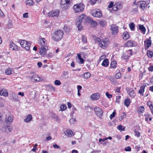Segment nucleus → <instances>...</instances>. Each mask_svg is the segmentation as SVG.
I'll list each match as a JSON object with an SVG mask.
<instances>
[{
	"instance_id": "nucleus-11",
	"label": "nucleus",
	"mask_w": 153,
	"mask_h": 153,
	"mask_svg": "<svg viewBox=\"0 0 153 153\" xmlns=\"http://www.w3.org/2000/svg\"><path fill=\"white\" fill-rule=\"evenodd\" d=\"M118 27L112 25H111V30L112 31V33L113 35H115L118 32Z\"/></svg>"
},
{
	"instance_id": "nucleus-36",
	"label": "nucleus",
	"mask_w": 153,
	"mask_h": 153,
	"mask_svg": "<svg viewBox=\"0 0 153 153\" xmlns=\"http://www.w3.org/2000/svg\"><path fill=\"white\" fill-rule=\"evenodd\" d=\"M99 23L100 25H101L103 27L105 26L106 25V22L105 21L103 20H102L99 21Z\"/></svg>"
},
{
	"instance_id": "nucleus-35",
	"label": "nucleus",
	"mask_w": 153,
	"mask_h": 153,
	"mask_svg": "<svg viewBox=\"0 0 153 153\" xmlns=\"http://www.w3.org/2000/svg\"><path fill=\"white\" fill-rule=\"evenodd\" d=\"M147 54L148 57L151 58L153 56V53L149 50H148L147 52Z\"/></svg>"
},
{
	"instance_id": "nucleus-19",
	"label": "nucleus",
	"mask_w": 153,
	"mask_h": 153,
	"mask_svg": "<svg viewBox=\"0 0 153 153\" xmlns=\"http://www.w3.org/2000/svg\"><path fill=\"white\" fill-rule=\"evenodd\" d=\"M42 46L45 47L47 45L46 42V40L44 38H41L39 40Z\"/></svg>"
},
{
	"instance_id": "nucleus-41",
	"label": "nucleus",
	"mask_w": 153,
	"mask_h": 153,
	"mask_svg": "<svg viewBox=\"0 0 153 153\" xmlns=\"http://www.w3.org/2000/svg\"><path fill=\"white\" fill-rule=\"evenodd\" d=\"M115 115L116 111L115 110H114V112L110 115V119H112L113 118H114L115 116Z\"/></svg>"
},
{
	"instance_id": "nucleus-38",
	"label": "nucleus",
	"mask_w": 153,
	"mask_h": 153,
	"mask_svg": "<svg viewBox=\"0 0 153 153\" xmlns=\"http://www.w3.org/2000/svg\"><path fill=\"white\" fill-rule=\"evenodd\" d=\"M130 103V100L128 98L126 99L124 102L125 105H129Z\"/></svg>"
},
{
	"instance_id": "nucleus-1",
	"label": "nucleus",
	"mask_w": 153,
	"mask_h": 153,
	"mask_svg": "<svg viewBox=\"0 0 153 153\" xmlns=\"http://www.w3.org/2000/svg\"><path fill=\"white\" fill-rule=\"evenodd\" d=\"M64 33L62 30H57L52 34V38L55 41H59L63 38Z\"/></svg>"
},
{
	"instance_id": "nucleus-26",
	"label": "nucleus",
	"mask_w": 153,
	"mask_h": 153,
	"mask_svg": "<svg viewBox=\"0 0 153 153\" xmlns=\"http://www.w3.org/2000/svg\"><path fill=\"white\" fill-rule=\"evenodd\" d=\"M144 43L145 44V46H146L147 48H148L151 45V42L149 40H147V41H144Z\"/></svg>"
},
{
	"instance_id": "nucleus-15",
	"label": "nucleus",
	"mask_w": 153,
	"mask_h": 153,
	"mask_svg": "<svg viewBox=\"0 0 153 153\" xmlns=\"http://www.w3.org/2000/svg\"><path fill=\"white\" fill-rule=\"evenodd\" d=\"M90 98L92 100H97L100 98V94L98 93L93 94L91 95Z\"/></svg>"
},
{
	"instance_id": "nucleus-4",
	"label": "nucleus",
	"mask_w": 153,
	"mask_h": 153,
	"mask_svg": "<svg viewBox=\"0 0 153 153\" xmlns=\"http://www.w3.org/2000/svg\"><path fill=\"white\" fill-rule=\"evenodd\" d=\"M92 15L94 17L100 18L102 16V13L101 10L98 9H96L91 11Z\"/></svg>"
},
{
	"instance_id": "nucleus-12",
	"label": "nucleus",
	"mask_w": 153,
	"mask_h": 153,
	"mask_svg": "<svg viewBox=\"0 0 153 153\" xmlns=\"http://www.w3.org/2000/svg\"><path fill=\"white\" fill-rule=\"evenodd\" d=\"M136 45V43L134 41L129 40L125 44V46L126 47H130L135 46Z\"/></svg>"
},
{
	"instance_id": "nucleus-22",
	"label": "nucleus",
	"mask_w": 153,
	"mask_h": 153,
	"mask_svg": "<svg viewBox=\"0 0 153 153\" xmlns=\"http://www.w3.org/2000/svg\"><path fill=\"white\" fill-rule=\"evenodd\" d=\"M64 133L65 135L69 137L72 136L73 134V131H72L69 130H68L65 131Z\"/></svg>"
},
{
	"instance_id": "nucleus-49",
	"label": "nucleus",
	"mask_w": 153,
	"mask_h": 153,
	"mask_svg": "<svg viewBox=\"0 0 153 153\" xmlns=\"http://www.w3.org/2000/svg\"><path fill=\"white\" fill-rule=\"evenodd\" d=\"M82 41L85 43H86L87 42V39L84 35H82Z\"/></svg>"
},
{
	"instance_id": "nucleus-54",
	"label": "nucleus",
	"mask_w": 153,
	"mask_h": 153,
	"mask_svg": "<svg viewBox=\"0 0 153 153\" xmlns=\"http://www.w3.org/2000/svg\"><path fill=\"white\" fill-rule=\"evenodd\" d=\"M113 4L114 2L113 1H111L108 6V7L109 8L112 7L114 5Z\"/></svg>"
},
{
	"instance_id": "nucleus-50",
	"label": "nucleus",
	"mask_w": 153,
	"mask_h": 153,
	"mask_svg": "<svg viewBox=\"0 0 153 153\" xmlns=\"http://www.w3.org/2000/svg\"><path fill=\"white\" fill-rule=\"evenodd\" d=\"M130 56L127 55L125 53H123L122 58L125 59H127V58H129Z\"/></svg>"
},
{
	"instance_id": "nucleus-37",
	"label": "nucleus",
	"mask_w": 153,
	"mask_h": 153,
	"mask_svg": "<svg viewBox=\"0 0 153 153\" xmlns=\"http://www.w3.org/2000/svg\"><path fill=\"white\" fill-rule=\"evenodd\" d=\"M117 129L120 131H124L125 129V127L120 125L117 127Z\"/></svg>"
},
{
	"instance_id": "nucleus-56",
	"label": "nucleus",
	"mask_w": 153,
	"mask_h": 153,
	"mask_svg": "<svg viewBox=\"0 0 153 153\" xmlns=\"http://www.w3.org/2000/svg\"><path fill=\"white\" fill-rule=\"evenodd\" d=\"M126 53H129L130 56H132V50H128L126 51Z\"/></svg>"
},
{
	"instance_id": "nucleus-63",
	"label": "nucleus",
	"mask_w": 153,
	"mask_h": 153,
	"mask_svg": "<svg viewBox=\"0 0 153 153\" xmlns=\"http://www.w3.org/2000/svg\"><path fill=\"white\" fill-rule=\"evenodd\" d=\"M28 13H24L23 15V17L24 18H27L28 17Z\"/></svg>"
},
{
	"instance_id": "nucleus-44",
	"label": "nucleus",
	"mask_w": 153,
	"mask_h": 153,
	"mask_svg": "<svg viewBox=\"0 0 153 153\" xmlns=\"http://www.w3.org/2000/svg\"><path fill=\"white\" fill-rule=\"evenodd\" d=\"M134 132L135 133V136H136L137 137H139L140 136V133L137 131V130H134Z\"/></svg>"
},
{
	"instance_id": "nucleus-52",
	"label": "nucleus",
	"mask_w": 153,
	"mask_h": 153,
	"mask_svg": "<svg viewBox=\"0 0 153 153\" xmlns=\"http://www.w3.org/2000/svg\"><path fill=\"white\" fill-rule=\"evenodd\" d=\"M60 110L62 111L65 110L67 108L66 106H60Z\"/></svg>"
},
{
	"instance_id": "nucleus-33",
	"label": "nucleus",
	"mask_w": 153,
	"mask_h": 153,
	"mask_svg": "<svg viewBox=\"0 0 153 153\" xmlns=\"http://www.w3.org/2000/svg\"><path fill=\"white\" fill-rule=\"evenodd\" d=\"M13 71L10 68H7L5 71V73L7 75H10L12 74Z\"/></svg>"
},
{
	"instance_id": "nucleus-53",
	"label": "nucleus",
	"mask_w": 153,
	"mask_h": 153,
	"mask_svg": "<svg viewBox=\"0 0 153 153\" xmlns=\"http://www.w3.org/2000/svg\"><path fill=\"white\" fill-rule=\"evenodd\" d=\"M90 22H88V23H91L92 24V23H93V24L94 25V26H95L96 25H97V23L96 21H94L92 19V21L89 20Z\"/></svg>"
},
{
	"instance_id": "nucleus-13",
	"label": "nucleus",
	"mask_w": 153,
	"mask_h": 153,
	"mask_svg": "<svg viewBox=\"0 0 153 153\" xmlns=\"http://www.w3.org/2000/svg\"><path fill=\"white\" fill-rule=\"evenodd\" d=\"M137 5L143 10L145 8H146L147 7L146 2L142 1H138L137 3Z\"/></svg>"
},
{
	"instance_id": "nucleus-47",
	"label": "nucleus",
	"mask_w": 153,
	"mask_h": 153,
	"mask_svg": "<svg viewBox=\"0 0 153 153\" xmlns=\"http://www.w3.org/2000/svg\"><path fill=\"white\" fill-rule=\"evenodd\" d=\"M117 5V7L119 9H121L122 8L123 6L122 4L119 2L117 3L116 4H115Z\"/></svg>"
},
{
	"instance_id": "nucleus-60",
	"label": "nucleus",
	"mask_w": 153,
	"mask_h": 153,
	"mask_svg": "<svg viewBox=\"0 0 153 153\" xmlns=\"http://www.w3.org/2000/svg\"><path fill=\"white\" fill-rule=\"evenodd\" d=\"M121 87L116 88L115 91L118 93H120V92Z\"/></svg>"
},
{
	"instance_id": "nucleus-17",
	"label": "nucleus",
	"mask_w": 153,
	"mask_h": 153,
	"mask_svg": "<svg viewBox=\"0 0 153 153\" xmlns=\"http://www.w3.org/2000/svg\"><path fill=\"white\" fill-rule=\"evenodd\" d=\"M8 93L7 91L5 89H1L0 90V95L4 97H7L8 96Z\"/></svg>"
},
{
	"instance_id": "nucleus-14",
	"label": "nucleus",
	"mask_w": 153,
	"mask_h": 153,
	"mask_svg": "<svg viewBox=\"0 0 153 153\" xmlns=\"http://www.w3.org/2000/svg\"><path fill=\"white\" fill-rule=\"evenodd\" d=\"M33 79L36 82H40L42 80V78L39 77L37 75H34L30 77L31 79Z\"/></svg>"
},
{
	"instance_id": "nucleus-20",
	"label": "nucleus",
	"mask_w": 153,
	"mask_h": 153,
	"mask_svg": "<svg viewBox=\"0 0 153 153\" xmlns=\"http://www.w3.org/2000/svg\"><path fill=\"white\" fill-rule=\"evenodd\" d=\"M139 30L141 31V32L142 33H143V34H144L145 33L146 31V29L145 27L143 25H139Z\"/></svg>"
},
{
	"instance_id": "nucleus-39",
	"label": "nucleus",
	"mask_w": 153,
	"mask_h": 153,
	"mask_svg": "<svg viewBox=\"0 0 153 153\" xmlns=\"http://www.w3.org/2000/svg\"><path fill=\"white\" fill-rule=\"evenodd\" d=\"M26 4L28 5H32L33 4V1L32 0H27L26 1Z\"/></svg>"
},
{
	"instance_id": "nucleus-21",
	"label": "nucleus",
	"mask_w": 153,
	"mask_h": 153,
	"mask_svg": "<svg viewBox=\"0 0 153 153\" xmlns=\"http://www.w3.org/2000/svg\"><path fill=\"white\" fill-rule=\"evenodd\" d=\"M109 61L108 59H105L103 61L102 63V65L105 67H106L108 66V65Z\"/></svg>"
},
{
	"instance_id": "nucleus-48",
	"label": "nucleus",
	"mask_w": 153,
	"mask_h": 153,
	"mask_svg": "<svg viewBox=\"0 0 153 153\" xmlns=\"http://www.w3.org/2000/svg\"><path fill=\"white\" fill-rule=\"evenodd\" d=\"M54 84L55 85H61V82L59 80H56L54 81Z\"/></svg>"
},
{
	"instance_id": "nucleus-7",
	"label": "nucleus",
	"mask_w": 153,
	"mask_h": 153,
	"mask_svg": "<svg viewBox=\"0 0 153 153\" xmlns=\"http://www.w3.org/2000/svg\"><path fill=\"white\" fill-rule=\"evenodd\" d=\"M94 111L96 114L99 117L102 116L103 112L101 108L98 107H96L94 108Z\"/></svg>"
},
{
	"instance_id": "nucleus-8",
	"label": "nucleus",
	"mask_w": 153,
	"mask_h": 153,
	"mask_svg": "<svg viewBox=\"0 0 153 153\" xmlns=\"http://www.w3.org/2000/svg\"><path fill=\"white\" fill-rule=\"evenodd\" d=\"M59 11L58 10H52L48 14L49 17H57L59 15Z\"/></svg>"
},
{
	"instance_id": "nucleus-62",
	"label": "nucleus",
	"mask_w": 153,
	"mask_h": 153,
	"mask_svg": "<svg viewBox=\"0 0 153 153\" xmlns=\"http://www.w3.org/2000/svg\"><path fill=\"white\" fill-rule=\"evenodd\" d=\"M37 65L39 68H41L42 65V63L41 62H39L37 63Z\"/></svg>"
},
{
	"instance_id": "nucleus-59",
	"label": "nucleus",
	"mask_w": 153,
	"mask_h": 153,
	"mask_svg": "<svg viewBox=\"0 0 153 153\" xmlns=\"http://www.w3.org/2000/svg\"><path fill=\"white\" fill-rule=\"evenodd\" d=\"M101 40L100 38L98 37H96L94 39L95 42H98L99 43Z\"/></svg>"
},
{
	"instance_id": "nucleus-58",
	"label": "nucleus",
	"mask_w": 153,
	"mask_h": 153,
	"mask_svg": "<svg viewBox=\"0 0 153 153\" xmlns=\"http://www.w3.org/2000/svg\"><path fill=\"white\" fill-rule=\"evenodd\" d=\"M75 121V119L74 118H71L69 120V122L71 124L74 123Z\"/></svg>"
},
{
	"instance_id": "nucleus-42",
	"label": "nucleus",
	"mask_w": 153,
	"mask_h": 153,
	"mask_svg": "<svg viewBox=\"0 0 153 153\" xmlns=\"http://www.w3.org/2000/svg\"><path fill=\"white\" fill-rule=\"evenodd\" d=\"M123 115L119 117V119L120 121H122L123 119L125 118L126 116V114L125 113L123 112Z\"/></svg>"
},
{
	"instance_id": "nucleus-46",
	"label": "nucleus",
	"mask_w": 153,
	"mask_h": 153,
	"mask_svg": "<svg viewBox=\"0 0 153 153\" xmlns=\"http://www.w3.org/2000/svg\"><path fill=\"white\" fill-rule=\"evenodd\" d=\"M121 74L120 72H118L115 76V78L117 79H119L121 77Z\"/></svg>"
},
{
	"instance_id": "nucleus-18",
	"label": "nucleus",
	"mask_w": 153,
	"mask_h": 153,
	"mask_svg": "<svg viewBox=\"0 0 153 153\" xmlns=\"http://www.w3.org/2000/svg\"><path fill=\"white\" fill-rule=\"evenodd\" d=\"M10 47L11 48H12L13 50L15 51H18V46L12 42H10Z\"/></svg>"
},
{
	"instance_id": "nucleus-6",
	"label": "nucleus",
	"mask_w": 153,
	"mask_h": 153,
	"mask_svg": "<svg viewBox=\"0 0 153 153\" xmlns=\"http://www.w3.org/2000/svg\"><path fill=\"white\" fill-rule=\"evenodd\" d=\"M71 4L69 3H67L66 2H64L63 1L61 0V1L60 5L61 7L62 8L63 10H66L68 8L70 7Z\"/></svg>"
},
{
	"instance_id": "nucleus-27",
	"label": "nucleus",
	"mask_w": 153,
	"mask_h": 153,
	"mask_svg": "<svg viewBox=\"0 0 153 153\" xmlns=\"http://www.w3.org/2000/svg\"><path fill=\"white\" fill-rule=\"evenodd\" d=\"M127 92H128V94L131 97H134L135 96V92L132 91H131V90L127 91Z\"/></svg>"
},
{
	"instance_id": "nucleus-2",
	"label": "nucleus",
	"mask_w": 153,
	"mask_h": 153,
	"mask_svg": "<svg viewBox=\"0 0 153 153\" xmlns=\"http://www.w3.org/2000/svg\"><path fill=\"white\" fill-rule=\"evenodd\" d=\"M89 20L92 21V19L89 17H86L85 14H82L79 16L78 20H76V21L80 22L85 23L89 22Z\"/></svg>"
},
{
	"instance_id": "nucleus-29",
	"label": "nucleus",
	"mask_w": 153,
	"mask_h": 153,
	"mask_svg": "<svg viewBox=\"0 0 153 153\" xmlns=\"http://www.w3.org/2000/svg\"><path fill=\"white\" fill-rule=\"evenodd\" d=\"M117 62L114 61L111 62L110 67L111 68H115L117 67Z\"/></svg>"
},
{
	"instance_id": "nucleus-25",
	"label": "nucleus",
	"mask_w": 153,
	"mask_h": 153,
	"mask_svg": "<svg viewBox=\"0 0 153 153\" xmlns=\"http://www.w3.org/2000/svg\"><path fill=\"white\" fill-rule=\"evenodd\" d=\"M146 86V85H143L142 86H141L140 87V90L138 92V93L140 94H141L143 93L144 91V89Z\"/></svg>"
},
{
	"instance_id": "nucleus-5",
	"label": "nucleus",
	"mask_w": 153,
	"mask_h": 153,
	"mask_svg": "<svg viewBox=\"0 0 153 153\" xmlns=\"http://www.w3.org/2000/svg\"><path fill=\"white\" fill-rule=\"evenodd\" d=\"M12 127L9 125H7L5 127H2L0 130L3 132H6L7 133H9L12 131Z\"/></svg>"
},
{
	"instance_id": "nucleus-61",
	"label": "nucleus",
	"mask_w": 153,
	"mask_h": 153,
	"mask_svg": "<svg viewBox=\"0 0 153 153\" xmlns=\"http://www.w3.org/2000/svg\"><path fill=\"white\" fill-rule=\"evenodd\" d=\"M148 70L151 71H153V66H150V67L148 68Z\"/></svg>"
},
{
	"instance_id": "nucleus-55",
	"label": "nucleus",
	"mask_w": 153,
	"mask_h": 153,
	"mask_svg": "<svg viewBox=\"0 0 153 153\" xmlns=\"http://www.w3.org/2000/svg\"><path fill=\"white\" fill-rule=\"evenodd\" d=\"M105 95L107 97L109 98H111L112 97V95L110 94L108 92H106Z\"/></svg>"
},
{
	"instance_id": "nucleus-34",
	"label": "nucleus",
	"mask_w": 153,
	"mask_h": 153,
	"mask_svg": "<svg viewBox=\"0 0 153 153\" xmlns=\"http://www.w3.org/2000/svg\"><path fill=\"white\" fill-rule=\"evenodd\" d=\"M91 74L89 72H86L84 74V77L85 79H88L91 76Z\"/></svg>"
},
{
	"instance_id": "nucleus-51",
	"label": "nucleus",
	"mask_w": 153,
	"mask_h": 153,
	"mask_svg": "<svg viewBox=\"0 0 153 153\" xmlns=\"http://www.w3.org/2000/svg\"><path fill=\"white\" fill-rule=\"evenodd\" d=\"M53 147L55 148L61 149V147L58 145H57L56 143L54 144L53 145Z\"/></svg>"
},
{
	"instance_id": "nucleus-32",
	"label": "nucleus",
	"mask_w": 153,
	"mask_h": 153,
	"mask_svg": "<svg viewBox=\"0 0 153 153\" xmlns=\"http://www.w3.org/2000/svg\"><path fill=\"white\" fill-rule=\"evenodd\" d=\"M130 28L131 30L134 31L135 27V24L133 22L130 23L129 25Z\"/></svg>"
},
{
	"instance_id": "nucleus-9",
	"label": "nucleus",
	"mask_w": 153,
	"mask_h": 153,
	"mask_svg": "<svg viewBox=\"0 0 153 153\" xmlns=\"http://www.w3.org/2000/svg\"><path fill=\"white\" fill-rule=\"evenodd\" d=\"M10 99L14 101H17L19 100V98L17 94L13 92H11L10 94Z\"/></svg>"
},
{
	"instance_id": "nucleus-23",
	"label": "nucleus",
	"mask_w": 153,
	"mask_h": 153,
	"mask_svg": "<svg viewBox=\"0 0 153 153\" xmlns=\"http://www.w3.org/2000/svg\"><path fill=\"white\" fill-rule=\"evenodd\" d=\"M123 39L126 40L129 38V34L127 32H125L123 33Z\"/></svg>"
},
{
	"instance_id": "nucleus-45",
	"label": "nucleus",
	"mask_w": 153,
	"mask_h": 153,
	"mask_svg": "<svg viewBox=\"0 0 153 153\" xmlns=\"http://www.w3.org/2000/svg\"><path fill=\"white\" fill-rule=\"evenodd\" d=\"M64 29L66 33H68L70 31V29L69 28V27H68L66 26H64Z\"/></svg>"
},
{
	"instance_id": "nucleus-40",
	"label": "nucleus",
	"mask_w": 153,
	"mask_h": 153,
	"mask_svg": "<svg viewBox=\"0 0 153 153\" xmlns=\"http://www.w3.org/2000/svg\"><path fill=\"white\" fill-rule=\"evenodd\" d=\"M27 43V41L25 40H23L21 41L20 44L21 46H22L23 47H24L26 45Z\"/></svg>"
},
{
	"instance_id": "nucleus-24",
	"label": "nucleus",
	"mask_w": 153,
	"mask_h": 153,
	"mask_svg": "<svg viewBox=\"0 0 153 153\" xmlns=\"http://www.w3.org/2000/svg\"><path fill=\"white\" fill-rule=\"evenodd\" d=\"M13 120V116L12 115L9 116L6 121L7 124H10L12 122Z\"/></svg>"
},
{
	"instance_id": "nucleus-57",
	"label": "nucleus",
	"mask_w": 153,
	"mask_h": 153,
	"mask_svg": "<svg viewBox=\"0 0 153 153\" xmlns=\"http://www.w3.org/2000/svg\"><path fill=\"white\" fill-rule=\"evenodd\" d=\"M125 150L126 151H131V148L130 146H127L125 149Z\"/></svg>"
},
{
	"instance_id": "nucleus-30",
	"label": "nucleus",
	"mask_w": 153,
	"mask_h": 153,
	"mask_svg": "<svg viewBox=\"0 0 153 153\" xmlns=\"http://www.w3.org/2000/svg\"><path fill=\"white\" fill-rule=\"evenodd\" d=\"M144 108L143 106H141L137 110L139 114H140L143 112L144 111Z\"/></svg>"
},
{
	"instance_id": "nucleus-28",
	"label": "nucleus",
	"mask_w": 153,
	"mask_h": 153,
	"mask_svg": "<svg viewBox=\"0 0 153 153\" xmlns=\"http://www.w3.org/2000/svg\"><path fill=\"white\" fill-rule=\"evenodd\" d=\"M76 24L77 25V27L78 28V30L79 31L81 30L82 29V26L81 25V22H76Z\"/></svg>"
},
{
	"instance_id": "nucleus-10",
	"label": "nucleus",
	"mask_w": 153,
	"mask_h": 153,
	"mask_svg": "<svg viewBox=\"0 0 153 153\" xmlns=\"http://www.w3.org/2000/svg\"><path fill=\"white\" fill-rule=\"evenodd\" d=\"M108 41L102 40L99 43V45L102 49H104L107 46L108 44Z\"/></svg>"
},
{
	"instance_id": "nucleus-64",
	"label": "nucleus",
	"mask_w": 153,
	"mask_h": 153,
	"mask_svg": "<svg viewBox=\"0 0 153 153\" xmlns=\"http://www.w3.org/2000/svg\"><path fill=\"white\" fill-rule=\"evenodd\" d=\"M68 75V72L64 71L63 72V75L64 76H66Z\"/></svg>"
},
{
	"instance_id": "nucleus-16",
	"label": "nucleus",
	"mask_w": 153,
	"mask_h": 153,
	"mask_svg": "<svg viewBox=\"0 0 153 153\" xmlns=\"http://www.w3.org/2000/svg\"><path fill=\"white\" fill-rule=\"evenodd\" d=\"M39 53H40V55L44 56L46 53V49L45 47L42 46L40 48Z\"/></svg>"
},
{
	"instance_id": "nucleus-43",
	"label": "nucleus",
	"mask_w": 153,
	"mask_h": 153,
	"mask_svg": "<svg viewBox=\"0 0 153 153\" xmlns=\"http://www.w3.org/2000/svg\"><path fill=\"white\" fill-rule=\"evenodd\" d=\"M112 9L114 11H116L117 10H119L117 7V5L115 4L112 7Z\"/></svg>"
},
{
	"instance_id": "nucleus-3",
	"label": "nucleus",
	"mask_w": 153,
	"mask_h": 153,
	"mask_svg": "<svg viewBox=\"0 0 153 153\" xmlns=\"http://www.w3.org/2000/svg\"><path fill=\"white\" fill-rule=\"evenodd\" d=\"M73 8L76 13L82 12L84 8V5L81 3L76 4L74 6Z\"/></svg>"
},
{
	"instance_id": "nucleus-31",
	"label": "nucleus",
	"mask_w": 153,
	"mask_h": 153,
	"mask_svg": "<svg viewBox=\"0 0 153 153\" xmlns=\"http://www.w3.org/2000/svg\"><path fill=\"white\" fill-rule=\"evenodd\" d=\"M32 119V116L31 115L29 114L27 118L25 119V121L26 122H28Z\"/></svg>"
}]
</instances>
